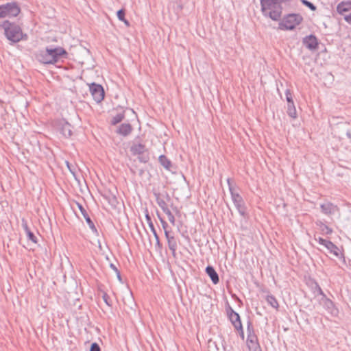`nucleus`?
Masks as SVG:
<instances>
[{"instance_id": "obj_52", "label": "nucleus", "mask_w": 351, "mask_h": 351, "mask_svg": "<svg viewBox=\"0 0 351 351\" xmlns=\"http://www.w3.org/2000/svg\"><path fill=\"white\" fill-rule=\"evenodd\" d=\"M346 135H347V136H350V134L348 132H346Z\"/></svg>"}, {"instance_id": "obj_1", "label": "nucleus", "mask_w": 351, "mask_h": 351, "mask_svg": "<svg viewBox=\"0 0 351 351\" xmlns=\"http://www.w3.org/2000/svg\"><path fill=\"white\" fill-rule=\"evenodd\" d=\"M68 53L61 47L53 46L47 47L45 49L38 51L36 58L38 61L43 64H53L59 61L67 58Z\"/></svg>"}, {"instance_id": "obj_31", "label": "nucleus", "mask_w": 351, "mask_h": 351, "mask_svg": "<svg viewBox=\"0 0 351 351\" xmlns=\"http://www.w3.org/2000/svg\"><path fill=\"white\" fill-rule=\"evenodd\" d=\"M110 267L114 271V273H116V275H117V279L119 280V281L121 282H123L120 271L118 269L117 266L113 263H110Z\"/></svg>"}, {"instance_id": "obj_47", "label": "nucleus", "mask_w": 351, "mask_h": 351, "mask_svg": "<svg viewBox=\"0 0 351 351\" xmlns=\"http://www.w3.org/2000/svg\"><path fill=\"white\" fill-rule=\"evenodd\" d=\"M344 19L348 23L351 24V13L349 15H346Z\"/></svg>"}, {"instance_id": "obj_38", "label": "nucleus", "mask_w": 351, "mask_h": 351, "mask_svg": "<svg viewBox=\"0 0 351 351\" xmlns=\"http://www.w3.org/2000/svg\"><path fill=\"white\" fill-rule=\"evenodd\" d=\"M165 213L167 215L169 221L173 225L175 224V217L171 213L170 210H167V212H165Z\"/></svg>"}, {"instance_id": "obj_2", "label": "nucleus", "mask_w": 351, "mask_h": 351, "mask_svg": "<svg viewBox=\"0 0 351 351\" xmlns=\"http://www.w3.org/2000/svg\"><path fill=\"white\" fill-rule=\"evenodd\" d=\"M290 0H260L261 12L263 16L274 21H280L283 5H286Z\"/></svg>"}, {"instance_id": "obj_22", "label": "nucleus", "mask_w": 351, "mask_h": 351, "mask_svg": "<svg viewBox=\"0 0 351 351\" xmlns=\"http://www.w3.org/2000/svg\"><path fill=\"white\" fill-rule=\"evenodd\" d=\"M158 162L165 169L171 170L172 162L165 155H160L158 158Z\"/></svg>"}, {"instance_id": "obj_39", "label": "nucleus", "mask_w": 351, "mask_h": 351, "mask_svg": "<svg viewBox=\"0 0 351 351\" xmlns=\"http://www.w3.org/2000/svg\"><path fill=\"white\" fill-rule=\"evenodd\" d=\"M117 15L118 19L120 21H123V20H124V19H125V12L123 9H121V10H118L117 12Z\"/></svg>"}, {"instance_id": "obj_40", "label": "nucleus", "mask_w": 351, "mask_h": 351, "mask_svg": "<svg viewBox=\"0 0 351 351\" xmlns=\"http://www.w3.org/2000/svg\"><path fill=\"white\" fill-rule=\"evenodd\" d=\"M89 351H101V348L97 343L93 342L90 345Z\"/></svg>"}, {"instance_id": "obj_32", "label": "nucleus", "mask_w": 351, "mask_h": 351, "mask_svg": "<svg viewBox=\"0 0 351 351\" xmlns=\"http://www.w3.org/2000/svg\"><path fill=\"white\" fill-rule=\"evenodd\" d=\"M157 215H158V217L162 224V227L164 230V232L165 233L166 230H168L169 225H168L167 222L160 216V215L158 212H157Z\"/></svg>"}, {"instance_id": "obj_19", "label": "nucleus", "mask_w": 351, "mask_h": 351, "mask_svg": "<svg viewBox=\"0 0 351 351\" xmlns=\"http://www.w3.org/2000/svg\"><path fill=\"white\" fill-rule=\"evenodd\" d=\"M330 254H332L335 256L339 260L341 261L343 263L345 262L343 254L342 252V249L339 248L335 244H333L330 241Z\"/></svg>"}, {"instance_id": "obj_18", "label": "nucleus", "mask_w": 351, "mask_h": 351, "mask_svg": "<svg viewBox=\"0 0 351 351\" xmlns=\"http://www.w3.org/2000/svg\"><path fill=\"white\" fill-rule=\"evenodd\" d=\"M130 152L133 156H137L145 152H147V149L145 145L142 143H137L131 146Z\"/></svg>"}, {"instance_id": "obj_55", "label": "nucleus", "mask_w": 351, "mask_h": 351, "mask_svg": "<svg viewBox=\"0 0 351 351\" xmlns=\"http://www.w3.org/2000/svg\"><path fill=\"white\" fill-rule=\"evenodd\" d=\"M277 90H278V93H279V95H280V89H279V88H277Z\"/></svg>"}, {"instance_id": "obj_56", "label": "nucleus", "mask_w": 351, "mask_h": 351, "mask_svg": "<svg viewBox=\"0 0 351 351\" xmlns=\"http://www.w3.org/2000/svg\"><path fill=\"white\" fill-rule=\"evenodd\" d=\"M143 173V170H141L140 174L141 175Z\"/></svg>"}, {"instance_id": "obj_11", "label": "nucleus", "mask_w": 351, "mask_h": 351, "mask_svg": "<svg viewBox=\"0 0 351 351\" xmlns=\"http://www.w3.org/2000/svg\"><path fill=\"white\" fill-rule=\"evenodd\" d=\"M76 204L77 206V208L80 210L82 215H83L86 222L88 225L90 229L93 231V232L97 234V230L96 226H95L93 221L90 219V216L88 215L86 210L84 208L82 204H81L79 202H76Z\"/></svg>"}, {"instance_id": "obj_46", "label": "nucleus", "mask_w": 351, "mask_h": 351, "mask_svg": "<svg viewBox=\"0 0 351 351\" xmlns=\"http://www.w3.org/2000/svg\"><path fill=\"white\" fill-rule=\"evenodd\" d=\"M232 297L238 302H239L241 304H243L242 300L236 295L232 294Z\"/></svg>"}, {"instance_id": "obj_28", "label": "nucleus", "mask_w": 351, "mask_h": 351, "mask_svg": "<svg viewBox=\"0 0 351 351\" xmlns=\"http://www.w3.org/2000/svg\"><path fill=\"white\" fill-rule=\"evenodd\" d=\"M145 219H146V221H147V222L148 223V226H149L153 234L157 232L156 229H155V227L154 226V223L152 222V217L149 215V212H148L147 210H146Z\"/></svg>"}, {"instance_id": "obj_17", "label": "nucleus", "mask_w": 351, "mask_h": 351, "mask_svg": "<svg viewBox=\"0 0 351 351\" xmlns=\"http://www.w3.org/2000/svg\"><path fill=\"white\" fill-rule=\"evenodd\" d=\"M94 100L97 103H101L105 97V89H89Z\"/></svg>"}, {"instance_id": "obj_50", "label": "nucleus", "mask_w": 351, "mask_h": 351, "mask_svg": "<svg viewBox=\"0 0 351 351\" xmlns=\"http://www.w3.org/2000/svg\"><path fill=\"white\" fill-rule=\"evenodd\" d=\"M322 210L325 212V213H328V208H326V204H323L322 205Z\"/></svg>"}, {"instance_id": "obj_8", "label": "nucleus", "mask_w": 351, "mask_h": 351, "mask_svg": "<svg viewBox=\"0 0 351 351\" xmlns=\"http://www.w3.org/2000/svg\"><path fill=\"white\" fill-rule=\"evenodd\" d=\"M54 127L65 138H70L73 134V126L65 119L56 120Z\"/></svg>"}, {"instance_id": "obj_44", "label": "nucleus", "mask_w": 351, "mask_h": 351, "mask_svg": "<svg viewBox=\"0 0 351 351\" xmlns=\"http://www.w3.org/2000/svg\"><path fill=\"white\" fill-rule=\"evenodd\" d=\"M227 183H228V189H229V191H230V189L232 190V191H234V189L231 183V179L230 178H228L227 179Z\"/></svg>"}, {"instance_id": "obj_36", "label": "nucleus", "mask_w": 351, "mask_h": 351, "mask_svg": "<svg viewBox=\"0 0 351 351\" xmlns=\"http://www.w3.org/2000/svg\"><path fill=\"white\" fill-rule=\"evenodd\" d=\"M302 3L308 7L312 11H315L316 10V6L311 2L307 0H301Z\"/></svg>"}, {"instance_id": "obj_26", "label": "nucleus", "mask_w": 351, "mask_h": 351, "mask_svg": "<svg viewBox=\"0 0 351 351\" xmlns=\"http://www.w3.org/2000/svg\"><path fill=\"white\" fill-rule=\"evenodd\" d=\"M315 240L317 241L319 243L323 245L324 247L329 249V240L327 239H324L318 234H315L314 236Z\"/></svg>"}, {"instance_id": "obj_45", "label": "nucleus", "mask_w": 351, "mask_h": 351, "mask_svg": "<svg viewBox=\"0 0 351 351\" xmlns=\"http://www.w3.org/2000/svg\"><path fill=\"white\" fill-rule=\"evenodd\" d=\"M335 211H338L337 207L330 204V215L334 214Z\"/></svg>"}, {"instance_id": "obj_9", "label": "nucleus", "mask_w": 351, "mask_h": 351, "mask_svg": "<svg viewBox=\"0 0 351 351\" xmlns=\"http://www.w3.org/2000/svg\"><path fill=\"white\" fill-rule=\"evenodd\" d=\"M226 311L227 317L234 328L242 324L239 314L233 310L228 301L226 303Z\"/></svg>"}, {"instance_id": "obj_6", "label": "nucleus", "mask_w": 351, "mask_h": 351, "mask_svg": "<svg viewBox=\"0 0 351 351\" xmlns=\"http://www.w3.org/2000/svg\"><path fill=\"white\" fill-rule=\"evenodd\" d=\"M230 195L231 199L240 215L245 219L247 218V207L241 195L236 191H232L231 189Z\"/></svg>"}, {"instance_id": "obj_27", "label": "nucleus", "mask_w": 351, "mask_h": 351, "mask_svg": "<svg viewBox=\"0 0 351 351\" xmlns=\"http://www.w3.org/2000/svg\"><path fill=\"white\" fill-rule=\"evenodd\" d=\"M286 101L287 104H292L294 103L295 95L293 92V89H286L285 92Z\"/></svg>"}, {"instance_id": "obj_49", "label": "nucleus", "mask_w": 351, "mask_h": 351, "mask_svg": "<svg viewBox=\"0 0 351 351\" xmlns=\"http://www.w3.org/2000/svg\"><path fill=\"white\" fill-rule=\"evenodd\" d=\"M322 226H323L322 230H326V234L329 233V227H328V226H326V225H324V224L322 226Z\"/></svg>"}, {"instance_id": "obj_15", "label": "nucleus", "mask_w": 351, "mask_h": 351, "mask_svg": "<svg viewBox=\"0 0 351 351\" xmlns=\"http://www.w3.org/2000/svg\"><path fill=\"white\" fill-rule=\"evenodd\" d=\"M205 272L210 277L212 282L214 285H217L219 282V275L212 265L206 266L205 269Z\"/></svg>"}, {"instance_id": "obj_37", "label": "nucleus", "mask_w": 351, "mask_h": 351, "mask_svg": "<svg viewBox=\"0 0 351 351\" xmlns=\"http://www.w3.org/2000/svg\"><path fill=\"white\" fill-rule=\"evenodd\" d=\"M154 237L156 239V247H158L159 250L162 248V245L160 241L159 236L157 232L154 233Z\"/></svg>"}, {"instance_id": "obj_33", "label": "nucleus", "mask_w": 351, "mask_h": 351, "mask_svg": "<svg viewBox=\"0 0 351 351\" xmlns=\"http://www.w3.org/2000/svg\"><path fill=\"white\" fill-rule=\"evenodd\" d=\"M25 233H26V235L29 240L32 241L34 243H38V239H37L36 237L31 230H29Z\"/></svg>"}, {"instance_id": "obj_48", "label": "nucleus", "mask_w": 351, "mask_h": 351, "mask_svg": "<svg viewBox=\"0 0 351 351\" xmlns=\"http://www.w3.org/2000/svg\"><path fill=\"white\" fill-rule=\"evenodd\" d=\"M186 233H187V231H185V232H182V236L183 237H184L186 240L190 241V237H189V235Z\"/></svg>"}, {"instance_id": "obj_4", "label": "nucleus", "mask_w": 351, "mask_h": 351, "mask_svg": "<svg viewBox=\"0 0 351 351\" xmlns=\"http://www.w3.org/2000/svg\"><path fill=\"white\" fill-rule=\"evenodd\" d=\"M246 344L250 351H262L257 335L255 333L252 322L248 319L247 322Z\"/></svg>"}, {"instance_id": "obj_10", "label": "nucleus", "mask_w": 351, "mask_h": 351, "mask_svg": "<svg viewBox=\"0 0 351 351\" xmlns=\"http://www.w3.org/2000/svg\"><path fill=\"white\" fill-rule=\"evenodd\" d=\"M302 44L308 49L314 51L317 48L318 40L315 36L311 34L302 39Z\"/></svg>"}, {"instance_id": "obj_12", "label": "nucleus", "mask_w": 351, "mask_h": 351, "mask_svg": "<svg viewBox=\"0 0 351 351\" xmlns=\"http://www.w3.org/2000/svg\"><path fill=\"white\" fill-rule=\"evenodd\" d=\"M165 236L167 240L169 249L171 251L173 256H175L178 246L177 241L170 230H166Z\"/></svg>"}, {"instance_id": "obj_41", "label": "nucleus", "mask_w": 351, "mask_h": 351, "mask_svg": "<svg viewBox=\"0 0 351 351\" xmlns=\"http://www.w3.org/2000/svg\"><path fill=\"white\" fill-rule=\"evenodd\" d=\"M21 226H22L23 230H25V232H27L30 230V229L27 225V221L24 218H23L21 220Z\"/></svg>"}, {"instance_id": "obj_30", "label": "nucleus", "mask_w": 351, "mask_h": 351, "mask_svg": "<svg viewBox=\"0 0 351 351\" xmlns=\"http://www.w3.org/2000/svg\"><path fill=\"white\" fill-rule=\"evenodd\" d=\"M137 156L138 160H139V162L142 163H147L149 160V156L148 153L145 154V152L143 154H141V155Z\"/></svg>"}, {"instance_id": "obj_7", "label": "nucleus", "mask_w": 351, "mask_h": 351, "mask_svg": "<svg viewBox=\"0 0 351 351\" xmlns=\"http://www.w3.org/2000/svg\"><path fill=\"white\" fill-rule=\"evenodd\" d=\"M21 12V9L16 2L8 3L0 5V18L14 17Z\"/></svg>"}, {"instance_id": "obj_35", "label": "nucleus", "mask_w": 351, "mask_h": 351, "mask_svg": "<svg viewBox=\"0 0 351 351\" xmlns=\"http://www.w3.org/2000/svg\"><path fill=\"white\" fill-rule=\"evenodd\" d=\"M102 298L104 302L108 306H112V302L109 295L105 291L103 292Z\"/></svg>"}, {"instance_id": "obj_16", "label": "nucleus", "mask_w": 351, "mask_h": 351, "mask_svg": "<svg viewBox=\"0 0 351 351\" xmlns=\"http://www.w3.org/2000/svg\"><path fill=\"white\" fill-rule=\"evenodd\" d=\"M103 197L108 201L112 208H116L119 204L116 195L110 191L103 195Z\"/></svg>"}, {"instance_id": "obj_21", "label": "nucleus", "mask_w": 351, "mask_h": 351, "mask_svg": "<svg viewBox=\"0 0 351 351\" xmlns=\"http://www.w3.org/2000/svg\"><path fill=\"white\" fill-rule=\"evenodd\" d=\"M351 10V1H343L339 3L337 7V10L339 14H343Z\"/></svg>"}, {"instance_id": "obj_42", "label": "nucleus", "mask_w": 351, "mask_h": 351, "mask_svg": "<svg viewBox=\"0 0 351 351\" xmlns=\"http://www.w3.org/2000/svg\"><path fill=\"white\" fill-rule=\"evenodd\" d=\"M338 313V309L335 306L334 304L330 300V315H337Z\"/></svg>"}, {"instance_id": "obj_51", "label": "nucleus", "mask_w": 351, "mask_h": 351, "mask_svg": "<svg viewBox=\"0 0 351 351\" xmlns=\"http://www.w3.org/2000/svg\"><path fill=\"white\" fill-rule=\"evenodd\" d=\"M123 22H124V23L127 25V26H129L130 25V23L128 22V20H126L125 19H124V20L122 21Z\"/></svg>"}, {"instance_id": "obj_43", "label": "nucleus", "mask_w": 351, "mask_h": 351, "mask_svg": "<svg viewBox=\"0 0 351 351\" xmlns=\"http://www.w3.org/2000/svg\"><path fill=\"white\" fill-rule=\"evenodd\" d=\"M87 84L89 86V88H103V86L101 84L95 82L88 83Z\"/></svg>"}, {"instance_id": "obj_5", "label": "nucleus", "mask_w": 351, "mask_h": 351, "mask_svg": "<svg viewBox=\"0 0 351 351\" xmlns=\"http://www.w3.org/2000/svg\"><path fill=\"white\" fill-rule=\"evenodd\" d=\"M302 16L298 14H289L280 21L278 29L292 30L302 22Z\"/></svg>"}, {"instance_id": "obj_23", "label": "nucleus", "mask_w": 351, "mask_h": 351, "mask_svg": "<svg viewBox=\"0 0 351 351\" xmlns=\"http://www.w3.org/2000/svg\"><path fill=\"white\" fill-rule=\"evenodd\" d=\"M154 196L156 197L157 204L164 213L167 212V210H169L165 201L160 198V194L159 193H154Z\"/></svg>"}, {"instance_id": "obj_25", "label": "nucleus", "mask_w": 351, "mask_h": 351, "mask_svg": "<svg viewBox=\"0 0 351 351\" xmlns=\"http://www.w3.org/2000/svg\"><path fill=\"white\" fill-rule=\"evenodd\" d=\"M266 300L271 306L278 309L279 304L276 298L273 295H267L266 296Z\"/></svg>"}, {"instance_id": "obj_14", "label": "nucleus", "mask_w": 351, "mask_h": 351, "mask_svg": "<svg viewBox=\"0 0 351 351\" xmlns=\"http://www.w3.org/2000/svg\"><path fill=\"white\" fill-rule=\"evenodd\" d=\"M133 130V128L130 123H121L116 130V133L123 136H127L130 135Z\"/></svg>"}, {"instance_id": "obj_54", "label": "nucleus", "mask_w": 351, "mask_h": 351, "mask_svg": "<svg viewBox=\"0 0 351 351\" xmlns=\"http://www.w3.org/2000/svg\"><path fill=\"white\" fill-rule=\"evenodd\" d=\"M213 343L215 344V346L216 348L218 350V348H217V346L216 342H214Z\"/></svg>"}, {"instance_id": "obj_3", "label": "nucleus", "mask_w": 351, "mask_h": 351, "mask_svg": "<svg viewBox=\"0 0 351 351\" xmlns=\"http://www.w3.org/2000/svg\"><path fill=\"white\" fill-rule=\"evenodd\" d=\"M1 27L4 30L6 38L12 43H16L27 39V34H24L21 27L15 23L5 21L1 23Z\"/></svg>"}, {"instance_id": "obj_20", "label": "nucleus", "mask_w": 351, "mask_h": 351, "mask_svg": "<svg viewBox=\"0 0 351 351\" xmlns=\"http://www.w3.org/2000/svg\"><path fill=\"white\" fill-rule=\"evenodd\" d=\"M125 110L121 108L119 112L112 117L110 124L112 125H116L125 119Z\"/></svg>"}, {"instance_id": "obj_34", "label": "nucleus", "mask_w": 351, "mask_h": 351, "mask_svg": "<svg viewBox=\"0 0 351 351\" xmlns=\"http://www.w3.org/2000/svg\"><path fill=\"white\" fill-rule=\"evenodd\" d=\"M234 329L238 331L240 337L243 340L245 338V335L242 324L236 326Z\"/></svg>"}, {"instance_id": "obj_13", "label": "nucleus", "mask_w": 351, "mask_h": 351, "mask_svg": "<svg viewBox=\"0 0 351 351\" xmlns=\"http://www.w3.org/2000/svg\"><path fill=\"white\" fill-rule=\"evenodd\" d=\"M306 285L311 287L315 295H322L323 298H326V295L324 293L322 289L315 280L312 278H309L306 281Z\"/></svg>"}, {"instance_id": "obj_24", "label": "nucleus", "mask_w": 351, "mask_h": 351, "mask_svg": "<svg viewBox=\"0 0 351 351\" xmlns=\"http://www.w3.org/2000/svg\"><path fill=\"white\" fill-rule=\"evenodd\" d=\"M287 113L292 119H295L298 117V114H297L296 108L295 106V104H287Z\"/></svg>"}, {"instance_id": "obj_53", "label": "nucleus", "mask_w": 351, "mask_h": 351, "mask_svg": "<svg viewBox=\"0 0 351 351\" xmlns=\"http://www.w3.org/2000/svg\"><path fill=\"white\" fill-rule=\"evenodd\" d=\"M167 198L168 199H170L169 195L167 193Z\"/></svg>"}, {"instance_id": "obj_29", "label": "nucleus", "mask_w": 351, "mask_h": 351, "mask_svg": "<svg viewBox=\"0 0 351 351\" xmlns=\"http://www.w3.org/2000/svg\"><path fill=\"white\" fill-rule=\"evenodd\" d=\"M66 167L69 169V171L71 172V173L75 178V179L79 182L80 180L77 179V173H76V168L75 167V166L72 165L68 161H66Z\"/></svg>"}]
</instances>
